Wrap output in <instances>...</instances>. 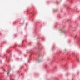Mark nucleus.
<instances>
[{
    "label": "nucleus",
    "mask_w": 80,
    "mask_h": 80,
    "mask_svg": "<svg viewBox=\"0 0 80 80\" xmlns=\"http://www.w3.org/2000/svg\"><path fill=\"white\" fill-rule=\"evenodd\" d=\"M62 32H64V33H65V31H63V30H62Z\"/></svg>",
    "instance_id": "1"
},
{
    "label": "nucleus",
    "mask_w": 80,
    "mask_h": 80,
    "mask_svg": "<svg viewBox=\"0 0 80 80\" xmlns=\"http://www.w3.org/2000/svg\"><path fill=\"white\" fill-rule=\"evenodd\" d=\"M9 73V71H8L7 73V74H8Z\"/></svg>",
    "instance_id": "2"
}]
</instances>
